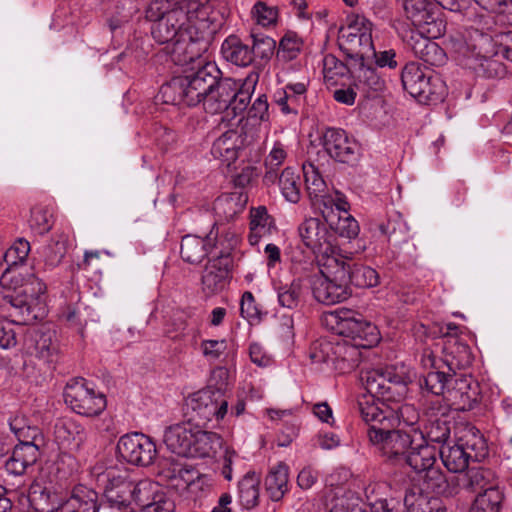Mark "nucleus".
Wrapping results in <instances>:
<instances>
[{"label":"nucleus","instance_id":"obj_1","mask_svg":"<svg viewBox=\"0 0 512 512\" xmlns=\"http://www.w3.org/2000/svg\"><path fill=\"white\" fill-rule=\"evenodd\" d=\"M152 22V37L166 44V52L178 65L199 59L222 25L219 12L198 0H182L173 12Z\"/></svg>","mask_w":512,"mask_h":512},{"label":"nucleus","instance_id":"obj_2","mask_svg":"<svg viewBox=\"0 0 512 512\" xmlns=\"http://www.w3.org/2000/svg\"><path fill=\"white\" fill-rule=\"evenodd\" d=\"M358 410L362 420L368 425L367 435L370 442L377 445L393 464H404L416 441L418 428L410 430L396 429V419L372 399L362 396L358 400Z\"/></svg>","mask_w":512,"mask_h":512},{"label":"nucleus","instance_id":"obj_3","mask_svg":"<svg viewBox=\"0 0 512 512\" xmlns=\"http://www.w3.org/2000/svg\"><path fill=\"white\" fill-rule=\"evenodd\" d=\"M361 381L370 394L366 396L375 402L395 403L396 407H387L385 413H391L396 419V424L402 421L407 426L414 428L419 421V413L414 406L409 404L398 405L407 395L409 376L404 371H399L394 366L377 368L362 372Z\"/></svg>","mask_w":512,"mask_h":512},{"label":"nucleus","instance_id":"obj_4","mask_svg":"<svg viewBox=\"0 0 512 512\" xmlns=\"http://www.w3.org/2000/svg\"><path fill=\"white\" fill-rule=\"evenodd\" d=\"M220 70L213 63H206L197 71L177 76L162 85L158 97L165 104L195 106L217 85Z\"/></svg>","mask_w":512,"mask_h":512},{"label":"nucleus","instance_id":"obj_5","mask_svg":"<svg viewBox=\"0 0 512 512\" xmlns=\"http://www.w3.org/2000/svg\"><path fill=\"white\" fill-rule=\"evenodd\" d=\"M497 49L493 51L492 39L488 35L477 34L476 38H470V41L459 38L453 42L455 52L466 58H474L479 63L474 66L488 78L499 77L504 73L503 65L497 60L492 59V55H502L507 60L512 61V31L499 35L496 42Z\"/></svg>","mask_w":512,"mask_h":512},{"label":"nucleus","instance_id":"obj_6","mask_svg":"<svg viewBox=\"0 0 512 512\" xmlns=\"http://www.w3.org/2000/svg\"><path fill=\"white\" fill-rule=\"evenodd\" d=\"M319 270L310 276L314 298L322 304L333 305L347 300L352 291L346 284L343 264L334 255L318 259Z\"/></svg>","mask_w":512,"mask_h":512},{"label":"nucleus","instance_id":"obj_7","mask_svg":"<svg viewBox=\"0 0 512 512\" xmlns=\"http://www.w3.org/2000/svg\"><path fill=\"white\" fill-rule=\"evenodd\" d=\"M10 428L19 443L13 448L11 456L5 461V469L9 475L21 477L29 466L34 465L45 447L42 431L36 426L23 424V419L15 418Z\"/></svg>","mask_w":512,"mask_h":512},{"label":"nucleus","instance_id":"obj_8","mask_svg":"<svg viewBox=\"0 0 512 512\" xmlns=\"http://www.w3.org/2000/svg\"><path fill=\"white\" fill-rule=\"evenodd\" d=\"M45 284L35 275H27V280L17 294L10 297L12 311L10 316L13 322L21 325H30L46 315V305L43 295Z\"/></svg>","mask_w":512,"mask_h":512},{"label":"nucleus","instance_id":"obj_9","mask_svg":"<svg viewBox=\"0 0 512 512\" xmlns=\"http://www.w3.org/2000/svg\"><path fill=\"white\" fill-rule=\"evenodd\" d=\"M228 401L219 389H202L188 397L185 404L187 421L195 428L205 427L208 422L224 418Z\"/></svg>","mask_w":512,"mask_h":512},{"label":"nucleus","instance_id":"obj_10","mask_svg":"<svg viewBox=\"0 0 512 512\" xmlns=\"http://www.w3.org/2000/svg\"><path fill=\"white\" fill-rule=\"evenodd\" d=\"M326 322L336 334L351 339L355 346L370 348L378 342L376 326L355 311L331 312L326 316Z\"/></svg>","mask_w":512,"mask_h":512},{"label":"nucleus","instance_id":"obj_11","mask_svg":"<svg viewBox=\"0 0 512 512\" xmlns=\"http://www.w3.org/2000/svg\"><path fill=\"white\" fill-rule=\"evenodd\" d=\"M401 82L405 91L420 103L438 102L443 97V85L437 77H433L431 69L418 62H410L404 66Z\"/></svg>","mask_w":512,"mask_h":512},{"label":"nucleus","instance_id":"obj_12","mask_svg":"<svg viewBox=\"0 0 512 512\" xmlns=\"http://www.w3.org/2000/svg\"><path fill=\"white\" fill-rule=\"evenodd\" d=\"M64 399L74 412L87 417L99 415L106 407L105 396L88 388L82 378L74 379L66 385Z\"/></svg>","mask_w":512,"mask_h":512},{"label":"nucleus","instance_id":"obj_13","mask_svg":"<svg viewBox=\"0 0 512 512\" xmlns=\"http://www.w3.org/2000/svg\"><path fill=\"white\" fill-rule=\"evenodd\" d=\"M119 456L129 464L148 466L156 456V445L142 433H131L120 437L117 443Z\"/></svg>","mask_w":512,"mask_h":512},{"label":"nucleus","instance_id":"obj_14","mask_svg":"<svg viewBox=\"0 0 512 512\" xmlns=\"http://www.w3.org/2000/svg\"><path fill=\"white\" fill-rule=\"evenodd\" d=\"M303 244L319 257L339 255L328 239L326 224L319 218H307L298 227Z\"/></svg>","mask_w":512,"mask_h":512},{"label":"nucleus","instance_id":"obj_15","mask_svg":"<svg viewBox=\"0 0 512 512\" xmlns=\"http://www.w3.org/2000/svg\"><path fill=\"white\" fill-rule=\"evenodd\" d=\"M323 147L332 159L340 163L353 164L359 158L357 142L342 129L328 128L323 135Z\"/></svg>","mask_w":512,"mask_h":512},{"label":"nucleus","instance_id":"obj_16","mask_svg":"<svg viewBox=\"0 0 512 512\" xmlns=\"http://www.w3.org/2000/svg\"><path fill=\"white\" fill-rule=\"evenodd\" d=\"M104 496L109 504L108 508L125 509L130 505L135 486L128 480L126 472L116 473L115 469L109 468L103 475Z\"/></svg>","mask_w":512,"mask_h":512},{"label":"nucleus","instance_id":"obj_17","mask_svg":"<svg viewBox=\"0 0 512 512\" xmlns=\"http://www.w3.org/2000/svg\"><path fill=\"white\" fill-rule=\"evenodd\" d=\"M338 45L345 56L354 63V66H363L371 56H376L372 34L368 28H364L363 33L358 36L351 34L350 31L349 34H339Z\"/></svg>","mask_w":512,"mask_h":512},{"label":"nucleus","instance_id":"obj_18","mask_svg":"<svg viewBox=\"0 0 512 512\" xmlns=\"http://www.w3.org/2000/svg\"><path fill=\"white\" fill-rule=\"evenodd\" d=\"M232 266L229 253H221L208 261L202 273V286L207 294H215L224 289Z\"/></svg>","mask_w":512,"mask_h":512},{"label":"nucleus","instance_id":"obj_19","mask_svg":"<svg viewBox=\"0 0 512 512\" xmlns=\"http://www.w3.org/2000/svg\"><path fill=\"white\" fill-rule=\"evenodd\" d=\"M54 435L59 448L69 452H78L88 438L85 427L73 420L56 423Z\"/></svg>","mask_w":512,"mask_h":512},{"label":"nucleus","instance_id":"obj_20","mask_svg":"<svg viewBox=\"0 0 512 512\" xmlns=\"http://www.w3.org/2000/svg\"><path fill=\"white\" fill-rule=\"evenodd\" d=\"M108 507L98 503V493L86 486H76L71 496L60 505V512H107Z\"/></svg>","mask_w":512,"mask_h":512},{"label":"nucleus","instance_id":"obj_21","mask_svg":"<svg viewBox=\"0 0 512 512\" xmlns=\"http://www.w3.org/2000/svg\"><path fill=\"white\" fill-rule=\"evenodd\" d=\"M472 378L464 374H450L449 385L445 398L459 408H470L477 399V387L472 386Z\"/></svg>","mask_w":512,"mask_h":512},{"label":"nucleus","instance_id":"obj_22","mask_svg":"<svg viewBox=\"0 0 512 512\" xmlns=\"http://www.w3.org/2000/svg\"><path fill=\"white\" fill-rule=\"evenodd\" d=\"M193 426L187 421L168 427L164 433V443L167 448L179 456L189 457L192 449Z\"/></svg>","mask_w":512,"mask_h":512},{"label":"nucleus","instance_id":"obj_23","mask_svg":"<svg viewBox=\"0 0 512 512\" xmlns=\"http://www.w3.org/2000/svg\"><path fill=\"white\" fill-rule=\"evenodd\" d=\"M234 80L226 78L217 79L215 85L204 97L202 103L205 111L210 114L222 113L229 109L232 97L235 96L233 92Z\"/></svg>","mask_w":512,"mask_h":512},{"label":"nucleus","instance_id":"obj_24","mask_svg":"<svg viewBox=\"0 0 512 512\" xmlns=\"http://www.w3.org/2000/svg\"><path fill=\"white\" fill-rule=\"evenodd\" d=\"M416 441L404 464L410 466L416 474L437 464V450L427 444L423 433H416Z\"/></svg>","mask_w":512,"mask_h":512},{"label":"nucleus","instance_id":"obj_25","mask_svg":"<svg viewBox=\"0 0 512 512\" xmlns=\"http://www.w3.org/2000/svg\"><path fill=\"white\" fill-rule=\"evenodd\" d=\"M27 348L31 354L47 362L53 361V356L57 354L58 345L55 331L41 327L32 331L27 340Z\"/></svg>","mask_w":512,"mask_h":512},{"label":"nucleus","instance_id":"obj_26","mask_svg":"<svg viewBox=\"0 0 512 512\" xmlns=\"http://www.w3.org/2000/svg\"><path fill=\"white\" fill-rule=\"evenodd\" d=\"M334 257L343 264L347 286L369 288L379 283V275L375 269L363 264L352 263L341 254L334 255Z\"/></svg>","mask_w":512,"mask_h":512},{"label":"nucleus","instance_id":"obj_27","mask_svg":"<svg viewBox=\"0 0 512 512\" xmlns=\"http://www.w3.org/2000/svg\"><path fill=\"white\" fill-rule=\"evenodd\" d=\"M242 145L241 135L235 130H228L214 141L211 153L229 167L238 158Z\"/></svg>","mask_w":512,"mask_h":512},{"label":"nucleus","instance_id":"obj_28","mask_svg":"<svg viewBox=\"0 0 512 512\" xmlns=\"http://www.w3.org/2000/svg\"><path fill=\"white\" fill-rule=\"evenodd\" d=\"M221 53L225 60L240 67H247L254 61V52L251 46L235 35H231L224 40Z\"/></svg>","mask_w":512,"mask_h":512},{"label":"nucleus","instance_id":"obj_29","mask_svg":"<svg viewBox=\"0 0 512 512\" xmlns=\"http://www.w3.org/2000/svg\"><path fill=\"white\" fill-rule=\"evenodd\" d=\"M212 247V239L196 235H186L181 241V257L190 264H199Z\"/></svg>","mask_w":512,"mask_h":512},{"label":"nucleus","instance_id":"obj_30","mask_svg":"<svg viewBox=\"0 0 512 512\" xmlns=\"http://www.w3.org/2000/svg\"><path fill=\"white\" fill-rule=\"evenodd\" d=\"M421 19L415 21L413 25L422 35L438 38L445 32L446 22L442 18V13L436 4L428 6V9L420 14Z\"/></svg>","mask_w":512,"mask_h":512},{"label":"nucleus","instance_id":"obj_31","mask_svg":"<svg viewBox=\"0 0 512 512\" xmlns=\"http://www.w3.org/2000/svg\"><path fill=\"white\" fill-rule=\"evenodd\" d=\"M249 241L256 245L262 237L276 230L274 219L268 214L266 207L259 206L251 210Z\"/></svg>","mask_w":512,"mask_h":512},{"label":"nucleus","instance_id":"obj_32","mask_svg":"<svg viewBox=\"0 0 512 512\" xmlns=\"http://www.w3.org/2000/svg\"><path fill=\"white\" fill-rule=\"evenodd\" d=\"M221 445L222 439L218 434L197 428L193 433L192 449L189 457H212Z\"/></svg>","mask_w":512,"mask_h":512},{"label":"nucleus","instance_id":"obj_33","mask_svg":"<svg viewBox=\"0 0 512 512\" xmlns=\"http://www.w3.org/2000/svg\"><path fill=\"white\" fill-rule=\"evenodd\" d=\"M28 501L35 512H54L61 504L58 497L40 483H33L28 493Z\"/></svg>","mask_w":512,"mask_h":512},{"label":"nucleus","instance_id":"obj_34","mask_svg":"<svg viewBox=\"0 0 512 512\" xmlns=\"http://www.w3.org/2000/svg\"><path fill=\"white\" fill-rule=\"evenodd\" d=\"M289 469L284 463H278L269 471L266 479V490L273 501H279L288 490Z\"/></svg>","mask_w":512,"mask_h":512},{"label":"nucleus","instance_id":"obj_35","mask_svg":"<svg viewBox=\"0 0 512 512\" xmlns=\"http://www.w3.org/2000/svg\"><path fill=\"white\" fill-rule=\"evenodd\" d=\"M323 217L326 224L341 237L355 238L359 233L358 222L350 214H336L333 210L325 213Z\"/></svg>","mask_w":512,"mask_h":512},{"label":"nucleus","instance_id":"obj_36","mask_svg":"<svg viewBox=\"0 0 512 512\" xmlns=\"http://www.w3.org/2000/svg\"><path fill=\"white\" fill-rule=\"evenodd\" d=\"M443 465L453 473L463 472L470 460V455L460 444L443 446L439 452Z\"/></svg>","mask_w":512,"mask_h":512},{"label":"nucleus","instance_id":"obj_37","mask_svg":"<svg viewBox=\"0 0 512 512\" xmlns=\"http://www.w3.org/2000/svg\"><path fill=\"white\" fill-rule=\"evenodd\" d=\"M444 363L449 371L456 373L457 370L468 368L472 364V354L468 345L454 342L446 347Z\"/></svg>","mask_w":512,"mask_h":512},{"label":"nucleus","instance_id":"obj_38","mask_svg":"<svg viewBox=\"0 0 512 512\" xmlns=\"http://www.w3.org/2000/svg\"><path fill=\"white\" fill-rule=\"evenodd\" d=\"M417 475L421 482V486L419 487L427 493L433 492L436 494H444L449 489L447 478L437 464Z\"/></svg>","mask_w":512,"mask_h":512},{"label":"nucleus","instance_id":"obj_39","mask_svg":"<svg viewBox=\"0 0 512 512\" xmlns=\"http://www.w3.org/2000/svg\"><path fill=\"white\" fill-rule=\"evenodd\" d=\"M260 478L255 472H248L238 484L239 501L245 509L258 504Z\"/></svg>","mask_w":512,"mask_h":512},{"label":"nucleus","instance_id":"obj_40","mask_svg":"<svg viewBox=\"0 0 512 512\" xmlns=\"http://www.w3.org/2000/svg\"><path fill=\"white\" fill-rule=\"evenodd\" d=\"M492 473L490 470L481 467H472L468 469L459 479L461 487L469 492H476L477 490L485 491V488L490 487V478Z\"/></svg>","mask_w":512,"mask_h":512},{"label":"nucleus","instance_id":"obj_41","mask_svg":"<svg viewBox=\"0 0 512 512\" xmlns=\"http://www.w3.org/2000/svg\"><path fill=\"white\" fill-rule=\"evenodd\" d=\"M277 180L286 200L297 203L300 200V175L293 168L287 167L278 175Z\"/></svg>","mask_w":512,"mask_h":512},{"label":"nucleus","instance_id":"obj_42","mask_svg":"<svg viewBox=\"0 0 512 512\" xmlns=\"http://www.w3.org/2000/svg\"><path fill=\"white\" fill-rule=\"evenodd\" d=\"M501 502V492L496 487L490 486L477 495L469 512H499Z\"/></svg>","mask_w":512,"mask_h":512},{"label":"nucleus","instance_id":"obj_43","mask_svg":"<svg viewBox=\"0 0 512 512\" xmlns=\"http://www.w3.org/2000/svg\"><path fill=\"white\" fill-rule=\"evenodd\" d=\"M67 244L68 235L62 232L56 234L50 243L44 247L43 257L45 265L52 268L58 266L66 254Z\"/></svg>","mask_w":512,"mask_h":512},{"label":"nucleus","instance_id":"obj_44","mask_svg":"<svg viewBox=\"0 0 512 512\" xmlns=\"http://www.w3.org/2000/svg\"><path fill=\"white\" fill-rule=\"evenodd\" d=\"M426 491L418 486H412L406 490L404 496V505L407 512H431L432 501Z\"/></svg>","mask_w":512,"mask_h":512},{"label":"nucleus","instance_id":"obj_45","mask_svg":"<svg viewBox=\"0 0 512 512\" xmlns=\"http://www.w3.org/2000/svg\"><path fill=\"white\" fill-rule=\"evenodd\" d=\"M460 445L469 452L470 459L481 461L487 455V444L479 430L471 428L468 434L461 438Z\"/></svg>","mask_w":512,"mask_h":512},{"label":"nucleus","instance_id":"obj_46","mask_svg":"<svg viewBox=\"0 0 512 512\" xmlns=\"http://www.w3.org/2000/svg\"><path fill=\"white\" fill-rule=\"evenodd\" d=\"M287 153L280 142H276L270 151L269 155L265 159L266 173L263 177L265 185L269 186L275 184L278 178L276 169L286 159Z\"/></svg>","mask_w":512,"mask_h":512},{"label":"nucleus","instance_id":"obj_47","mask_svg":"<svg viewBox=\"0 0 512 512\" xmlns=\"http://www.w3.org/2000/svg\"><path fill=\"white\" fill-rule=\"evenodd\" d=\"M358 74L355 86L357 89L363 90L368 95L370 92H378L384 88V81L378 76L376 70L371 67L357 66Z\"/></svg>","mask_w":512,"mask_h":512},{"label":"nucleus","instance_id":"obj_48","mask_svg":"<svg viewBox=\"0 0 512 512\" xmlns=\"http://www.w3.org/2000/svg\"><path fill=\"white\" fill-rule=\"evenodd\" d=\"M451 432L449 417L429 418L425 425V434L428 440L436 443H444Z\"/></svg>","mask_w":512,"mask_h":512},{"label":"nucleus","instance_id":"obj_49","mask_svg":"<svg viewBox=\"0 0 512 512\" xmlns=\"http://www.w3.org/2000/svg\"><path fill=\"white\" fill-rule=\"evenodd\" d=\"M450 373L444 371H430L422 380H420V386L425 388L429 393L440 396L447 393L449 385Z\"/></svg>","mask_w":512,"mask_h":512},{"label":"nucleus","instance_id":"obj_50","mask_svg":"<svg viewBox=\"0 0 512 512\" xmlns=\"http://www.w3.org/2000/svg\"><path fill=\"white\" fill-rule=\"evenodd\" d=\"M279 304L288 309H295L300 303L302 284L299 279L289 284L280 285L277 288Z\"/></svg>","mask_w":512,"mask_h":512},{"label":"nucleus","instance_id":"obj_51","mask_svg":"<svg viewBox=\"0 0 512 512\" xmlns=\"http://www.w3.org/2000/svg\"><path fill=\"white\" fill-rule=\"evenodd\" d=\"M346 62L339 61L333 55L325 56L323 60V73L327 80H333L335 76H343L346 73H355L357 66L345 56Z\"/></svg>","mask_w":512,"mask_h":512},{"label":"nucleus","instance_id":"obj_52","mask_svg":"<svg viewBox=\"0 0 512 512\" xmlns=\"http://www.w3.org/2000/svg\"><path fill=\"white\" fill-rule=\"evenodd\" d=\"M379 229L381 233L388 236L389 239L393 238L397 242L408 241V226L399 214H396L393 218H389L387 223L380 224Z\"/></svg>","mask_w":512,"mask_h":512},{"label":"nucleus","instance_id":"obj_53","mask_svg":"<svg viewBox=\"0 0 512 512\" xmlns=\"http://www.w3.org/2000/svg\"><path fill=\"white\" fill-rule=\"evenodd\" d=\"M29 273L23 272V267L10 265L1 275L0 284L4 289L14 290L16 293L21 290L27 280Z\"/></svg>","mask_w":512,"mask_h":512},{"label":"nucleus","instance_id":"obj_54","mask_svg":"<svg viewBox=\"0 0 512 512\" xmlns=\"http://www.w3.org/2000/svg\"><path fill=\"white\" fill-rule=\"evenodd\" d=\"M303 173L306 183L307 191L310 197L317 198L322 196V194L326 190V183L320 175L319 171L316 167L309 163L308 165H303Z\"/></svg>","mask_w":512,"mask_h":512},{"label":"nucleus","instance_id":"obj_55","mask_svg":"<svg viewBox=\"0 0 512 512\" xmlns=\"http://www.w3.org/2000/svg\"><path fill=\"white\" fill-rule=\"evenodd\" d=\"M359 346H355L354 342L351 344L343 342H337L334 346V356L332 362H343L347 363L349 368H353L357 365L360 353L357 350Z\"/></svg>","mask_w":512,"mask_h":512},{"label":"nucleus","instance_id":"obj_56","mask_svg":"<svg viewBox=\"0 0 512 512\" xmlns=\"http://www.w3.org/2000/svg\"><path fill=\"white\" fill-rule=\"evenodd\" d=\"M51 214L49 211L42 207H34L31 210V217L29 220L30 228L39 235H44L52 228Z\"/></svg>","mask_w":512,"mask_h":512},{"label":"nucleus","instance_id":"obj_57","mask_svg":"<svg viewBox=\"0 0 512 512\" xmlns=\"http://www.w3.org/2000/svg\"><path fill=\"white\" fill-rule=\"evenodd\" d=\"M182 0H151L146 9V18L150 21L161 19L180 6Z\"/></svg>","mask_w":512,"mask_h":512},{"label":"nucleus","instance_id":"obj_58","mask_svg":"<svg viewBox=\"0 0 512 512\" xmlns=\"http://www.w3.org/2000/svg\"><path fill=\"white\" fill-rule=\"evenodd\" d=\"M335 344L326 339L312 343L309 356L314 363H323L333 360Z\"/></svg>","mask_w":512,"mask_h":512},{"label":"nucleus","instance_id":"obj_59","mask_svg":"<svg viewBox=\"0 0 512 512\" xmlns=\"http://www.w3.org/2000/svg\"><path fill=\"white\" fill-rule=\"evenodd\" d=\"M215 208L222 211L227 218H232L244 209L241 203V196L238 194H230L217 198Z\"/></svg>","mask_w":512,"mask_h":512},{"label":"nucleus","instance_id":"obj_60","mask_svg":"<svg viewBox=\"0 0 512 512\" xmlns=\"http://www.w3.org/2000/svg\"><path fill=\"white\" fill-rule=\"evenodd\" d=\"M253 43L251 49L254 52V58L269 59L276 48V42L269 36L252 35Z\"/></svg>","mask_w":512,"mask_h":512},{"label":"nucleus","instance_id":"obj_61","mask_svg":"<svg viewBox=\"0 0 512 512\" xmlns=\"http://www.w3.org/2000/svg\"><path fill=\"white\" fill-rule=\"evenodd\" d=\"M30 252V243L20 238L5 253V260L10 265L23 263Z\"/></svg>","mask_w":512,"mask_h":512},{"label":"nucleus","instance_id":"obj_62","mask_svg":"<svg viewBox=\"0 0 512 512\" xmlns=\"http://www.w3.org/2000/svg\"><path fill=\"white\" fill-rule=\"evenodd\" d=\"M301 48V41L295 35H285L280 43L277 55L286 61L296 58Z\"/></svg>","mask_w":512,"mask_h":512},{"label":"nucleus","instance_id":"obj_63","mask_svg":"<svg viewBox=\"0 0 512 512\" xmlns=\"http://www.w3.org/2000/svg\"><path fill=\"white\" fill-rule=\"evenodd\" d=\"M172 326L176 334L171 336L172 338L178 337H191L192 341L196 340L197 337V325L196 323H189L183 314H179L173 318Z\"/></svg>","mask_w":512,"mask_h":512},{"label":"nucleus","instance_id":"obj_64","mask_svg":"<svg viewBox=\"0 0 512 512\" xmlns=\"http://www.w3.org/2000/svg\"><path fill=\"white\" fill-rule=\"evenodd\" d=\"M241 316L248 321L259 320V310L256 306L255 298L249 291L244 292L240 303Z\"/></svg>","mask_w":512,"mask_h":512}]
</instances>
